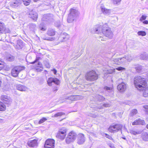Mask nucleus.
I'll list each match as a JSON object with an SVG mask.
<instances>
[{
  "instance_id": "1",
  "label": "nucleus",
  "mask_w": 148,
  "mask_h": 148,
  "mask_svg": "<svg viewBox=\"0 0 148 148\" xmlns=\"http://www.w3.org/2000/svg\"><path fill=\"white\" fill-rule=\"evenodd\" d=\"M133 83L135 88L140 91L145 90L148 86L147 81L145 79L139 76L134 77Z\"/></svg>"
},
{
  "instance_id": "2",
  "label": "nucleus",
  "mask_w": 148,
  "mask_h": 148,
  "mask_svg": "<svg viewBox=\"0 0 148 148\" xmlns=\"http://www.w3.org/2000/svg\"><path fill=\"white\" fill-rule=\"evenodd\" d=\"M101 28L103 36L108 38H110L112 36V32L110 28L107 24L104 25L102 27L100 25H98L96 29V30L97 31L100 30Z\"/></svg>"
},
{
  "instance_id": "3",
  "label": "nucleus",
  "mask_w": 148,
  "mask_h": 148,
  "mask_svg": "<svg viewBox=\"0 0 148 148\" xmlns=\"http://www.w3.org/2000/svg\"><path fill=\"white\" fill-rule=\"evenodd\" d=\"M85 79L88 81L92 82L97 80L99 78V75L94 70L88 71L85 75Z\"/></svg>"
},
{
  "instance_id": "4",
  "label": "nucleus",
  "mask_w": 148,
  "mask_h": 148,
  "mask_svg": "<svg viewBox=\"0 0 148 148\" xmlns=\"http://www.w3.org/2000/svg\"><path fill=\"white\" fill-rule=\"evenodd\" d=\"M123 125L120 123H113L108 128V131L111 133H115L122 130Z\"/></svg>"
},
{
  "instance_id": "5",
  "label": "nucleus",
  "mask_w": 148,
  "mask_h": 148,
  "mask_svg": "<svg viewBox=\"0 0 148 148\" xmlns=\"http://www.w3.org/2000/svg\"><path fill=\"white\" fill-rule=\"evenodd\" d=\"M25 67L23 66L18 65L13 68L11 71V74L14 77H16L18 76L19 73L22 71L24 70Z\"/></svg>"
},
{
  "instance_id": "6",
  "label": "nucleus",
  "mask_w": 148,
  "mask_h": 148,
  "mask_svg": "<svg viewBox=\"0 0 148 148\" xmlns=\"http://www.w3.org/2000/svg\"><path fill=\"white\" fill-rule=\"evenodd\" d=\"M47 35H46L43 39L48 41H52L54 38L53 37L56 34V31L55 30L52 28L48 29L47 32Z\"/></svg>"
},
{
  "instance_id": "7",
  "label": "nucleus",
  "mask_w": 148,
  "mask_h": 148,
  "mask_svg": "<svg viewBox=\"0 0 148 148\" xmlns=\"http://www.w3.org/2000/svg\"><path fill=\"white\" fill-rule=\"evenodd\" d=\"M67 129L65 127H63L60 128L57 133L56 137L61 140H63L66 137Z\"/></svg>"
},
{
  "instance_id": "8",
  "label": "nucleus",
  "mask_w": 148,
  "mask_h": 148,
  "mask_svg": "<svg viewBox=\"0 0 148 148\" xmlns=\"http://www.w3.org/2000/svg\"><path fill=\"white\" fill-rule=\"evenodd\" d=\"M77 15L76 10L74 9L71 8L70 10V13L68 14L67 21L69 23L73 22L75 19Z\"/></svg>"
},
{
  "instance_id": "9",
  "label": "nucleus",
  "mask_w": 148,
  "mask_h": 148,
  "mask_svg": "<svg viewBox=\"0 0 148 148\" xmlns=\"http://www.w3.org/2000/svg\"><path fill=\"white\" fill-rule=\"evenodd\" d=\"M77 134L73 131L69 132L66 139V142L67 144H69L73 142L76 138Z\"/></svg>"
},
{
  "instance_id": "10",
  "label": "nucleus",
  "mask_w": 148,
  "mask_h": 148,
  "mask_svg": "<svg viewBox=\"0 0 148 148\" xmlns=\"http://www.w3.org/2000/svg\"><path fill=\"white\" fill-rule=\"evenodd\" d=\"M55 141L52 138H48L45 141L44 145L45 148H54Z\"/></svg>"
},
{
  "instance_id": "11",
  "label": "nucleus",
  "mask_w": 148,
  "mask_h": 148,
  "mask_svg": "<svg viewBox=\"0 0 148 148\" xmlns=\"http://www.w3.org/2000/svg\"><path fill=\"white\" fill-rule=\"evenodd\" d=\"M53 82L57 85H59L60 84V81L56 77H50L48 78L47 80L48 85L50 86H52Z\"/></svg>"
},
{
  "instance_id": "12",
  "label": "nucleus",
  "mask_w": 148,
  "mask_h": 148,
  "mask_svg": "<svg viewBox=\"0 0 148 148\" xmlns=\"http://www.w3.org/2000/svg\"><path fill=\"white\" fill-rule=\"evenodd\" d=\"M38 138H36L33 140H29L27 143L28 146L30 147H34L38 145Z\"/></svg>"
},
{
  "instance_id": "13",
  "label": "nucleus",
  "mask_w": 148,
  "mask_h": 148,
  "mask_svg": "<svg viewBox=\"0 0 148 148\" xmlns=\"http://www.w3.org/2000/svg\"><path fill=\"white\" fill-rule=\"evenodd\" d=\"M85 141L84 135L82 134H79L77 139V143L79 145H82L84 143Z\"/></svg>"
},
{
  "instance_id": "14",
  "label": "nucleus",
  "mask_w": 148,
  "mask_h": 148,
  "mask_svg": "<svg viewBox=\"0 0 148 148\" xmlns=\"http://www.w3.org/2000/svg\"><path fill=\"white\" fill-rule=\"evenodd\" d=\"M126 85L124 82H121L117 86V89L119 91L121 92H124L126 89Z\"/></svg>"
},
{
  "instance_id": "15",
  "label": "nucleus",
  "mask_w": 148,
  "mask_h": 148,
  "mask_svg": "<svg viewBox=\"0 0 148 148\" xmlns=\"http://www.w3.org/2000/svg\"><path fill=\"white\" fill-rule=\"evenodd\" d=\"M145 124V121L144 120H142L140 118L135 120L132 123V125H144Z\"/></svg>"
},
{
  "instance_id": "16",
  "label": "nucleus",
  "mask_w": 148,
  "mask_h": 148,
  "mask_svg": "<svg viewBox=\"0 0 148 148\" xmlns=\"http://www.w3.org/2000/svg\"><path fill=\"white\" fill-rule=\"evenodd\" d=\"M43 69L42 64L40 62H38L37 65H36L34 67V69L37 72H40L42 71Z\"/></svg>"
},
{
  "instance_id": "17",
  "label": "nucleus",
  "mask_w": 148,
  "mask_h": 148,
  "mask_svg": "<svg viewBox=\"0 0 148 148\" xmlns=\"http://www.w3.org/2000/svg\"><path fill=\"white\" fill-rule=\"evenodd\" d=\"M29 15L30 17L33 20H36L37 19L38 16L36 13L32 12L29 14Z\"/></svg>"
},
{
  "instance_id": "18",
  "label": "nucleus",
  "mask_w": 148,
  "mask_h": 148,
  "mask_svg": "<svg viewBox=\"0 0 148 148\" xmlns=\"http://www.w3.org/2000/svg\"><path fill=\"white\" fill-rule=\"evenodd\" d=\"M6 109V106L5 103L0 101V111H4Z\"/></svg>"
},
{
  "instance_id": "19",
  "label": "nucleus",
  "mask_w": 148,
  "mask_h": 148,
  "mask_svg": "<svg viewBox=\"0 0 148 148\" xmlns=\"http://www.w3.org/2000/svg\"><path fill=\"white\" fill-rule=\"evenodd\" d=\"M38 29L40 31H45L47 29V27L44 24L42 23L40 24L38 27Z\"/></svg>"
},
{
  "instance_id": "20",
  "label": "nucleus",
  "mask_w": 148,
  "mask_h": 148,
  "mask_svg": "<svg viewBox=\"0 0 148 148\" xmlns=\"http://www.w3.org/2000/svg\"><path fill=\"white\" fill-rule=\"evenodd\" d=\"M6 66V63L2 59H0V71L3 69Z\"/></svg>"
},
{
  "instance_id": "21",
  "label": "nucleus",
  "mask_w": 148,
  "mask_h": 148,
  "mask_svg": "<svg viewBox=\"0 0 148 148\" xmlns=\"http://www.w3.org/2000/svg\"><path fill=\"white\" fill-rule=\"evenodd\" d=\"M20 4L19 0H14L11 3V5L13 7L18 6Z\"/></svg>"
},
{
  "instance_id": "22",
  "label": "nucleus",
  "mask_w": 148,
  "mask_h": 148,
  "mask_svg": "<svg viewBox=\"0 0 148 148\" xmlns=\"http://www.w3.org/2000/svg\"><path fill=\"white\" fill-rule=\"evenodd\" d=\"M17 88L18 90L21 91H25L26 89L25 86L21 84L18 85L17 86Z\"/></svg>"
},
{
  "instance_id": "23",
  "label": "nucleus",
  "mask_w": 148,
  "mask_h": 148,
  "mask_svg": "<svg viewBox=\"0 0 148 148\" xmlns=\"http://www.w3.org/2000/svg\"><path fill=\"white\" fill-rule=\"evenodd\" d=\"M5 30L6 28L4 23L0 22V33H2Z\"/></svg>"
},
{
  "instance_id": "24",
  "label": "nucleus",
  "mask_w": 148,
  "mask_h": 148,
  "mask_svg": "<svg viewBox=\"0 0 148 148\" xmlns=\"http://www.w3.org/2000/svg\"><path fill=\"white\" fill-rule=\"evenodd\" d=\"M1 99L3 101L5 102L4 103L5 104H8L10 101V99L9 98H7V96H3L1 97Z\"/></svg>"
},
{
  "instance_id": "25",
  "label": "nucleus",
  "mask_w": 148,
  "mask_h": 148,
  "mask_svg": "<svg viewBox=\"0 0 148 148\" xmlns=\"http://www.w3.org/2000/svg\"><path fill=\"white\" fill-rule=\"evenodd\" d=\"M6 60L12 62L14 60V57L12 55H9L7 56Z\"/></svg>"
},
{
  "instance_id": "26",
  "label": "nucleus",
  "mask_w": 148,
  "mask_h": 148,
  "mask_svg": "<svg viewBox=\"0 0 148 148\" xmlns=\"http://www.w3.org/2000/svg\"><path fill=\"white\" fill-rule=\"evenodd\" d=\"M130 133L132 134L136 135L139 134L140 132L138 130H132L130 131Z\"/></svg>"
},
{
  "instance_id": "27",
  "label": "nucleus",
  "mask_w": 148,
  "mask_h": 148,
  "mask_svg": "<svg viewBox=\"0 0 148 148\" xmlns=\"http://www.w3.org/2000/svg\"><path fill=\"white\" fill-rule=\"evenodd\" d=\"M65 113L62 112H58L55 114L54 115V116L55 117H60L62 116V115H65Z\"/></svg>"
},
{
  "instance_id": "28",
  "label": "nucleus",
  "mask_w": 148,
  "mask_h": 148,
  "mask_svg": "<svg viewBox=\"0 0 148 148\" xmlns=\"http://www.w3.org/2000/svg\"><path fill=\"white\" fill-rule=\"evenodd\" d=\"M143 139L145 141H148V134L147 133H144L142 135Z\"/></svg>"
},
{
  "instance_id": "29",
  "label": "nucleus",
  "mask_w": 148,
  "mask_h": 148,
  "mask_svg": "<svg viewBox=\"0 0 148 148\" xmlns=\"http://www.w3.org/2000/svg\"><path fill=\"white\" fill-rule=\"evenodd\" d=\"M138 112L137 109H134L132 110L130 113V116H133L135 114L138 113Z\"/></svg>"
},
{
  "instance_id": "30",
  "label": "nucleus",
  "mask_w": 148,
  "mask_h": 148,
  "mask_svg": "<svg viewBox=\"0 0 148 148\" xmlns=\"http://www.w3.org/2000/svg\"><path fill=\"white\" fill-rule=\"evenodd\" d=\"M101 10L102 12L104 14H107L110 12V10L105 8H101Z\"/></svg>"
},
{
  "instance_id": "31",
  "label": "nucleus",
  "mask_w": 148,
  "mask_h": 148,
  "mask_svg": "<svg viewBox=\"0 0 148 148\" xmlns=\"http://www.w3.org/2000/svg\"><path fill=\"white\" fill-rule=\"evenodd\" d=\"M137 34L139 36H144L146 35V33L144 31H139L138 32Z\"/></svg>"
},
{
  "instance_id": "32",
  "label": "nucleus",
  "mask_w": 148,
  "mask_h": 148,
  "mask_svg": "<svg viewBox=\"0 0 148 148\" xmlns=\"http://www.w3.org/2000/svg\"><path fill=\"white\" fill-rule=\"evenodd\" d=\"M47 120V119L45 117H42L41 119L38 121V123L40 124L43 123Z\"/></svg>"
},
{
  "instance_id": "33",
  "label": "nucleus",
  "mask_w": 148,
  "mask_h": 148,
  "mask_svg": "<svg viewBox=\"0 0 148 148\" xmlns=\"http://www.w3.org/2000/svg\"><path fill=\"white\" fill-rule=\"evenodd\" d=\"M24 4L26 5H28L30 4L31 0H23Z\"/></svg>"
},
{
  "instance_id": "34",
  "label": "nucleus",
  "mask_w": 148,
  "mask_h": 148,
  "mask_svg": "<svg viewBox=\"0 0 148 148\" xmlns=\"http://www.w3.org/2000/svg\"><path fill=\"white\" fill-rule=\"evenodd\" d=\"M147 17V16L145 15H143L142 16L140 19V21L143 22V20H145Z\"/></svg>"
},
{
  "instance_id": "35",
  "label": "nucleus",
  "mask_w": 148,
  "mask_h": 148,
  "mask_svg": "<svg viewBox=\"0 0 148 148\" xmlns=\"http://www.w3.org/2000/svg\"><path fill=\"white\" fill-rule=\"evenodd\" d=\"M40 59H41V58L40 57H36L35 60L33 62H30V64H34L36 62H38Z\"/></svg>"
},
{
  "instance_id": "36",
  "label": "nucleus",
  "mask_w": 148,
  "mask_h": 148,
  "mask_svg": "<svg viewBox=\"0 0 148 148\" xmlns=\"http://www.w3.org/2000/svg\"><path fill=\"white\" fill-rule=\"evenodd\" d=\"M143 107L145 110L146 113L148 114V105H145Z\"/></svg>"
},
{
  "instance_id": "37",
  "label": "nucleus",
  "mask_w": 148,
  "mask_h": 148,
  "mask_svg": "<svg viewBox=\"0 0 148 148\" xmlns=\"http://www.w3.org/2000/svg\"><path fill=\"white\" fill-rule=\"evenodd\" d=\"M121 0H113V3L114 4H118L120 3Z\"/></svg>"
},
{
  "instance_id": "38",
  "label": "nucleus",
  "mask_w": 148,
  "mask_h": 148,
  "mask_svg": "<svg viewBox=\"0 0 148 148\" xmlns=\"http://www.w3.org/2000/svg\"><path fill=\"white\" fill-rule=\"evenodd\" d=\"M116 69L117 71H120L125 70V68L122 67H118L116 68Z\"/></svg>"
},
{
  "instance_id": "39",
  "label": "nucleus",
  "mask_w": 148,
  "mask_h": 148,
  "mask_svg": "<svg viewBox=\"0 0 148 148\" xmlns=\"http://www.w3.org/2000/svg\"><path fill=\"white\" fill-rule=\"evenodd\" d=\"M105 137L108 138L109 139H110V140H112V136L110 135H109V134H106V133H105Z\"/></svg>"
},
{
  "instance_id": "40",
  "label": "nucleus",
  "mask_w": 148,
  "mask_h": 148,
  "mask_svg": "<svg viewBox=\"0 0 148 148\" xmlns=\"http://www.w3.org/2000/svg\"><path fill=\"white\" fill-rule=\"evenodd\" d=\"M76 95H72L70 96V98L72 100H76V98L75 97Z\"/></svg>"
},
{
  "instance_id": "41",
  "label": "nucleus",
  "mask_w": 148,
  "mask_h": 148,
  "mask_svg": "<svg viewBox=\"0 0 148 148\" xmlns=\"http://www.w3.org/2000/svg\"><path fill=\"white\" fill-rule=\"evenodd\" d=\"M58 89V88L57 86L53 87L52 88V90L53 91H56Z\"/></svg>"
},
{
  "instance_id": "42",
  "label": "nucleus",
  "mask_w": 148,
  "mask_h": 148,
  "mask_svg": "<svg viewBox=\"0 0 148 148\" xmlns=\"http://www.w3.org/2000/svg\"><path fill=\"white\" fill-rule=\"evenodd\" d=\"M143 24H148V21L147 20H145L144 21H143Z\"/></svg>"
},
{
  "instance_id": "43",
  "label": "nucleus",
  "mask_w": 148,
  "mask_h": 148,
  "mask_svg": "<svg viewBox=\"0 0 148 148\" xmlns=\"http://www.w3.org/2000/svg\"><path fill=\"white\" fill-rule=\"evenodd\" d=\"M52 71L53 72V73L55 74H56L57 71L55 69H53L52 70Z\"/></svg>"
},
{
  "instance_id": "44",
  "label": "nucleus",
  "mask_w": 148,
  "mask_h": 148,
  "mask_svg": "<svg viewBox=\"0 0 148 148\" xmlns=\"http://www.w3.org/2000/svg\"><path fill=\"white\" fill-rule=\"evenodd\" d=\"M103 106L106 107H108V104H104Z\"/></svg>"
},
{
  "instance_id": "45",
  "label": "nucleus",
  "mask_w": 148,
  "mask_h": 148,
  "mask_svg": "<svg viewBox=\"0 0 148 148\" xmlns=\"http://www.w3.org/2000/svg\"><path fill=\"white\" fill-rule=\"evenodd\" d=\"M2 84V82L1 80L0 79V88Z\"/></svg>"
},
{
  "instance_id": "46",
  "label": "nucleus",
  "mask_w": 148,
  "mask_h": 148,
  "mask_svg": "<svg viewBox=\"0 0 148 148\" xmlns=\"http://www.w3.org/2000/svg\"><path fill=\"white\" fill-rule=\"evenodd\" d=\"M145 92H144V93H143V96H144L145 97H147V96H146V95H145Z\"/></svg>"
},
{
  "instance_id": "47",
  "label": "nucleus",
  "mask_w": 148,
  "mask_h": 148,
  "mask_svg": "<svg viewBox=\"0 0 148 148\" xmlns=\"http://www.w3.org/2000/svg\"><path fill=\"white\" fill-rule=\"evenodd\" d=\"M146 128L148 129V123L147 124V125H146Z\"/></svg>"
},
{
  "instance_id": "48",
  "label": "nucleus",
  "mask_w": 148,
  "mask_h": 148,
  "mask_svg": "<svg viewBox=\"0 0 148 148\" xmlns=\"http://www.w3.org/2000/svg\"><path fill=\"white\" fill-rule=\"evenodd\" d=\"M118 60V59H115V62H116V61H117Z\"/></svg>"
},
{
  "instance_id": "49",
  "label": "nucleus",
  "mask_w": 148,
  "mask_h": 148,
  "mask_svg": "<svg viewBox=\"0 0 148 148\" xmlns=\"http://www.w3.org/2000/svg\"><path fill=\"white\" fill-rule=\"evenodd\" d=\"M65 118H63V119H62V120H60V121H61L62 119H65Z\"/></svg>"
},
{
  "instance_id": "50",
  "label": "nucleus",
  "mask_w": 148,
  "mask_h": 148,
  "mask_svg": "<svg viewBox=\"0 0 148 148\" xmlns=\"http://www.w3.org/2000/svg\"><path fill=\"white\" fill-rule=\"evenodd\" d=\"M116 64H119L118 63H116Z\"/></svg>"
},
{
  "instance_id": "51",
  "label": "nucleus",
  "mask_w": 148,
  "mask_h": 148,
  "mask_svg": "<svg viewBox=\"0 0 148 148\" xmlns=\"http://www.w3.org/2000/svg\"><path fill=\"white\" fill-rule=\"evenodd\" d=\"M147 94H148V91H147Z\"/></svg>"
}]
</instances>
